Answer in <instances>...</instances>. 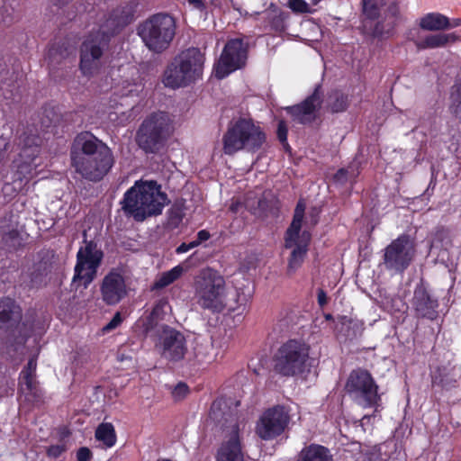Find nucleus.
Masks as SVG:
<instances>
[{
	"label": "nucleus",
	"mask_w": 461,
	"mask_h": 461,
	"mask_svg": "<svg viewBox=\"0 0 461 461\" xmlns=\"http://www.w3.org/2000/svg\"><path fill=\"white\" fill-rule=\"evenodd\" d=\"M10 146L9 138L4 137L3 135L0 137V163L5 160L6 158L7 150Z\"/></svg>",
	"instance_id": "nucleus-49"
},
{
	"label": "nucleus",
	"mask_w": 461,
	"mask_h": 461,
	"mask_svg": "<svg viewBox=\"0 0 461 461\" xmlns=\"http://www.w3.org/2000/svg\"><path fill=\"white\" fill-rule=\"evenodd\" d=\"M322 103L321 85H316L313 92L298 104L286 107V112L293 120L301 124L312 123L316 116L315 113L321 108Z\"/></svg>",
	"instance_id": "nucleus-18"
},
{
	"label": "nucleus",
	"mask_w": 461,
	"mask_h": 461,
	"mask_svg": "<svg viewBox=\"0 0 461 461\" xmlns=\"http://www.w3.org/2000/svg\"><path fill=\"white\" fill-rule=\"evenodd\" d=\"M321 0H311V2L313 4V5H317L321 2Z\"/></svg>",
	"instance_id": "nucleus-63"
},
{
	"label": "nucleus",
	"mask_w": 461,
	"mask_h": 461,
	"mask_svg": "<svg viewBox=\"0 0 461 461\" xmlns=\"http://www.w3.org/2000/svg\"><path fill=\"white\" fill-rule=\"evenodd\" d=\"M137 8L138 3L131 0L123 5L113 9L100 28L111 33L112 37L116 35L133 21Z\"/></svg>",
	"instance_id": "nucleus-20"
},
{
	"label": "nucleus",
	"mask_w": 461,
	"mask_h": 461,
	"mask_svg": "<svg viewBox=\"0 0 461 461\" xmlns=\"http://www.w3.org/2000/svg\"><path fill=\"white\" fill-rule=\"evenodd\" d=\"M288 126L285 121L280 120L277 124L276 137L285 150L291 149L287 141Z\"/></svg>",
	"instance_id": "nucleus-40"
},
{
	"label": "nucleus",
	"mask_w": 461,
	"mask_h": 461,
	"mask_svg": "<svg viewBox=\"0 0 461 461\" xmlns=\"http://www.w3.org/2000/svg\"><path fill=\"white\" fill-rule=\"evenodd\" d=\"M431 383L433 386H438L447 391L458 387L455 367L438 366L431 375Z\"/></svg>",
	"instance_id": "nucleus-26"
},
{
	"label": "nucleus",
	"mask_w": 461,
	"mask_h": 461,
	"mask_svg": "<svg viewBox=\"0 0 461 461\" xmlns=\"http://www.w3.org/2000/svg\"><path fill=\"white\" fill-rule=\"evenodd\" d=\"M103 258L104 252L97 248V244L94 240L86 241V245L80 247L77 253L72 285L77 288L81 285L87 288L95 279Z\"/></svg>",
	"instance_id": "nucleus-12"
},
{
	"label": "nucleus",
	"mask_w": 461,
	"mask_h": 461,
	"mask_svg": "<svg viewBox=\"0 0 461 461\" xmlns=\"http://www.w3.org/2000/svg\"><path fill=\"white\" fill-rule=\"evenodd\" d=\"M196 303L212 313H221L224 310L235 311L246 304L250 295H240L238 290L230 292L224 277L216 270L202 269L194 282Z\"/></svg>",
	"instance_id": "nucleus-2"
},
{
	"label": "nucleus",
	"mask_w": 461,
	"mask_h": 461,
	"mask_svg": "<svg viewBox=\"0 0 461 461\" xmlns=\"http://www.w3.org/2000/svg\"><path fill=\"white\" fill-rule=\"evenodd\" d=\"M375 21V23L368 32L369 35L377 39L393 35L396 27V23L394 21H388L385 18L384 20L377 19Z\"/></svg>",
	"instance_id": "nucleus-33"
},
{
	"label": "nucleus",
	"mask_w": 461,
	"mask_h": 461,
	"mask_svg": "<svg viewBox=\"0 0 461 461\" xmlns=\"http://www.w3.org/2000/svg\"><path fill=\"white\" fill-rule=\"evenodd\" d=\"M379 386L371 373L364 368L353 369L346 381L345 391L351 400L363 408H375L372 415H365L363 420L375 417L381 405Z\"/></svg>",
	"instance_id": "nucleus-11"
},
{
	"label": "nucleus",
	"mask_w": 461,
	"mask_h": 461,
	"mask_svg": "<svg viewBox=\"0 0 461 461\" xmlns=\"http://www.w3.org/2000/svg\"><path fill=\"white\" fill-rule=\"evenodd\" d=\"M449 111L456 118L461 120V78H457L450 89Z\"/></svg>",
	"instance_id": "nucleus-35"
},
{
	"label": "nucleus",
	"mask_w": 461,
	"mask_h": 461,
	"mask_svg": "<svg viewBox=\"0 0 461 461\" xmlns=\"http://www.w3.org/2000/svg\"><path fill=\"white\" fill-rule=\"evenodd\" d=\"M324 319L326 321H333L334 320V318H333L331 313H324Z\"/></svg>",
	"instance_id": "nucleus-61"
},
{
	"label": "nucleus",
	"mask_w": 461,
	"mask_h": 461,
	"mask_svg": "<svg viewBox=\"0 0 461 461\" xmlns=\"http://www.w3.org/2000/svg\"><path fill=\"white\" fill-rule=\"evenodd\" d=\"M102 300L107 305L118 304L128 294L125 278L119 268H112L100 285Z\"/></svg>",
	"instance_id": "nucleus-17"
},
{
	"label": "nucleus",
	"mask_w": 461,
	"mask_h": 461,
	"mask_svg": "<svg viewBox=\"0 0 461 461\" xmlns=\"http://www.w3.org/2000/svg\"><path fill=\"white\" fill-rule=\"evenodd\" d=\"M358 172L355 173L353 166H348L347 168L341 167L339 168L333 176V181L336 184L345 185L349 177H353L354 179L357 176Z\"/></svg>",
	"instance_id": "nucleus-39"
},
{
	"label": "nucleus",
	"mask_w": 461,
	"mask_h": 461,
	"mask_svg": "<svg viewBox=\"0 0 461 461\" xmlns=\"http://www.w3.org/2000/svg\"><path fill=\"white\" fill-rule=\"evenodd\" d=\"M170 134L171 122L168 114L154 112L139 126L135 142L145 154H158L166 147Z\"/></svg>",
	"instance_id": "nucleus-9"
},
{
	"label": "nucleus",
	"mask_w": 461,
	"mask_h": 461,
	"mask_svg": "<svg viewBox=\"0 0 461 461\" xmlns=\"http://www.w3.org/2000/svg\"><path fill=\"white\" fill-rule=\"evenodd\" d=\"M158 342L156 348L161 357L170 362H178L184 359L186 352V339L184 334L176 329L162 325L158 330Z\"/></svg>",
	"instance_id": "nucleus-16"
},
{
	"label": "nucleus",
	"mask_w": 461,
	"mask_h": 461,
	"mask_svg": "<svg viewBox=\"0 0 461 461\" xmlns=\"http://www.w3.org/2000/svg\"><path fill=\"white\" fill-rule=\"evenodd\" d=\"M249 44L242 38L227 41L219 59L214 64V74L218 79L227 77L232 72L246 66Z\"/></svg>",
	"instance_id": "nucleus-14"
},
{
	"label": "nucleus",
	"mask_w": 461,
	"mask_h": 461,
	"mask_svg": "<svg viewBox=\"0 0 461 461\" xmlns=\"http://www.w3.org/2000/svg\"><path fill=\"white\" fill-rule=\"evenodd\" d=\"M41 121L42 126L48 128L51 125H55L59 122V115L55 113L53 108H44Z\"/></svg>",
	"instance_id": "nucleus-44"
},
{
	"label": "nucleus",
	"mask_w": 461,
	"mask_h": 461,
	"mask_svg": "<svg viewBox=\"0 0 461 461\" xmlns=\"http://www.w3.org/2000/svg\"><path fill=\"white\" fill-rule=\"evenodd\" d=\"M67 447L64 444L61 445H50L46 448V455L50 458L57 459L59 458L64 452H66Z\"/></svg>",
	"instance_id": "nucleus-46"
},
{
	"label": "nucleus",
	"mask_w": 461,
	"mask_h": 461,
	"mask_svg": "<svg viewBox=\"0 0 461 461\" xmlns=\"http://www.w3.org/2000/svg\"><path fill=\"white\" fill-rule=\"evenodd\" d=\"M36 369H37V357L33 356L29 358L26 366H23L22 371H27V373L36 374Z\"/></svg>",
	"instance_id": "nucleus-50"
},
{
	"label": "nucleus",
	"mask_w": 461,
	"mask_h": 461,
	"mask_svg": "<svg viewBox=\"0 0 461 461\" xmlns=\"http://www.w3.org/2000/svg\"><path fill=\"white\" fill-rule=\"evenodd\" d=\"M287 14L282 11L278 14H274L272 16H268V23L273 31L276 32H283L286 29L285 20L287 18Z\"/></svg>",
	"instance_id": "nucleus-38"
},
{
	"label": "nucleus",
	"mask_w": 461,
	"mask_h": 461,
	"mask_svg": "<svg viewBox=\"0 0 461 461\" xmlns=\"http://www.w3.org/2000/svg\"><path fill=\"white\" fill-rule=\"evenodd\" d=\"M246 128L243 150L255 153L261 149L266 143L267 134L263 128L251 118L247 119Z\"/></svg>",
	"instance_id": "nucleus-25"
},
{
	"label": "nucleus",
	"mask_w": 461,
	"mask_h": 461,
	"mask_svg": "<svg viewBox=\"0 0 461 461\" xmlns=\"http://www.w3.org/2000/svg\"><path fill=\"white\" fill-rule=\"evenodd\" d=\"M312 235L308 230L302 231L301 240L295 241L288 258L287 274H294L303 265L309 251Z\"/></svg>",
	"instance_id": "nucleus-24"
},
{
	"label": "nucleus",
	"mask_w": 461,
	"mask_h": 461,
	"mask_svg": "<svg viewBox=\"0 0 461 461\" xmlns=\"http://www.w3.org/2000/svg\"><path fill=\"white\" fill-rule=\"evenodd\" d=\"M24 244V238L11 221L0 220V249L12 253L23 249Z\"/></svg>",
	"instance_id": "nucleus-23"
},
{
	"label": "nucleus",
	"mask_w": 461,
	"mask_h": 461,
	"mask_svg": "<svg viewBox=\"0 0 461 461\" xmlns=\"http://www.w3.org/2000/svg\"><path fill=\"white\" fill-rule=\"evenodd\" d=\"M291 420L290 411L277 404L263 411L255 427V432L262 440H273L281 436Z\"/></svg>",
	"instance_id": "nucleus-15"
},
{
	"label": "nucleus",
	"mask_w": 461,
	"mask_h": 461,
	"mask_svg": "<svg viewBox=\"0 0 461 461\" xmlns=\"http://www.w3.org/2000/svg\"><path fill=\"white\" fill-rule=\"evenodd\" d=\"M457 36L455 33H438L425 37L422 41H416L419 50L436 49L445 47L449 42H455Z\"/></svg>",
	"instance_id": "nucleus-30"
},
{
	"label": "nucleus",
	"mask_w": 461,
	"mask_h": 461,
	"mask_svg": "<svg viewBox=\"0 0 461 461\" xmlns=\"http://www.w3.org/2000/svg\"><path fill=\"white\" fill-rule=\"evenodd\" d=\"M317 302L321 308H323L328 303L327 294L322 288H319L317 291Z\"/></svg>",
	"instance_id": "nucleus-53"
},
{
	"label": "nucleus",
	"mask_w": 461,
	"mask_h": 461,
	"mask_svg": "<svg viewBox=\"0 0 461 461\" xmlns=\"http://www.w3.org/2000/svg\"><path fill=\"white\" fill-rule=\"evenodd\" d=\"M187 2L197 9H203L204 7L203 0H187Z\"/></svg>",
	"instance_id": "nucleus-56"
},
{
	"label": "nucleus",
	"mask_w": 461,
	"mask_h": 461,
	"mask_svg": "<svg viewBox=\"0 0 461 461\" xmlns=\"http://www.w3.org/2000/svg\"><path fill=\"white\" fill-rule=\"evenodd\" d=\"M310 345L301 339H289L272 356L273 371L282 377H294L308 369Z\"/></svg>",
	"instance_id": "nucleus-7"
},
{
	"label": "nucleus",
	"mask_w": 461,
	"mask_h": 461,
	"mask_svg": "<svg viewBox=\"0 0 461 461\" xmlns=\"http://www.w3.org/2000/svg\"><path fill=\"white\" fill-rule=\"evenodd\" d=\"M459 25H461V19H455L453 21V23H450V27L449 28L457 27Z\"/></svg>",
	"instance_id": "nucleus-59"
},
{
	"label": "nucleus",
	"mask_w": 461,
	"mask_h": 461,
	"mask_svg": "<svg viewBox=\"0 0 461 461\" xmlns=\"http://www.w3.org/2000/svg\"><path fill=\"white\" fill-rule=\"evenodd\" d=\"M111 33L99 28L85 36L79 46V70L87 77L98 75L104 67V55L109 50Z\"/></svg>",
	"instance_id": "nucleus-10"
},
{
	"label": "nucleus",
	"mask_w": 461,
	"mask_h": 461,
	"mask_svg": "<svg viewBox=\"0 0 461 461\" xmlns=\"http://www.w3.org/2000/svg\"><path fill=\"white\" fill-rule=\"evenodd\" d=\"M23 319V309L10 296H0V330L16 328Z\"/></svg>",
	"instance_id": "nucleus-22"
},
{
	"label": "nucleus",
	"mask_w": 461,
	"mask_h": 461,
	"mask_svg": "<svg viewBox=\"0 0 461 461\" xmlns=\"http://www.w3.org/2000/svg\"><path fill=\"white\" fill-rule=\"evenodd\" d=\"M19 390H26L28 399L33 403L42 402L43 393L39 387V382L36 380V374L21 371L19 375Z\"/></svg>",
	"instance_id": "nucleus-28"
},
{
	"label": "nucleus",
	"mask_w": 461,
	"mask_h": 461,
	"mask_svg": "<svg viewBox=\"0 0 461 461\" xmlns=\"http://www.w3.org/2000/svg\"><path fill=\"white\" fill-rule=\"evenodd\" d=\"M363 14L367 20L375 21L380 17V8L375 2L362 5Z\"/></svg>",
	"instance_id": "nucleus-41"
},
{
	"label": "nucleus",
	"mask_w": 461,
	"mask_h": 461,
	"mask_svg": "<svg viewBox=\"0 0 461 461\" xmlns=\"http://www.w3.org/2000/svg\"><path fill=\"white\" fill-rule=\"evenodd\" d=\"M69 0H57L55 5L62 7L68 3Z\"/></svg>",
	"instance_id": "nucleus-58"
},
{
	"label": "nucleus",
	"mask_w": 461,
	"mask_h": 461,
	"mask_svg": "<svg viewBox=\"0 0 461 461\" xmlns=\"http://www.w3.org/2000/svg\"><path fill=\"white\" fill-rule=\"evenodd\" d=\"M183 272V267L177 265L170 270L162 273L161 276L154 283V288L161 289L171 285L182 276Z\"/></svg>",
	"instance_id": "nucleus-36"
},
{
	"label": "nucleus",
	"mask_w": 461,
	"mask_h": 461,
	"mask_svg": "<svg viewBox=\"0 0 461 461\" xmlns=\"http://www.w3.org/2000/svg\"><path fill=\"white\" fill-rule=\"evenodd\" d=\"M122 322L121 312H117L112 320L104 327V331H110L117 328Z\"/></svg>",
	"instance_id": "nucleus-47"
},
{
	"label": "nucleus",
	"mask_w": 461,
	"mask_h": 461,
	"mask_svg": "<svg viewBox=\"0 0 461 461\" xmlns=\"http://www.w3.org/2000/svg\"><path fill=\"white\" fill-rule=\"evenodd\" d=\"M362 461H383L380 454L376 452H368L365 454Z\"/></svg>",
	"instance_id": "nucleus-55"
},
{
	"label": "nucleus",
	"mask_w": 461,
	"mask_h": 461,
	"mask_svg": "<svg viewBox=\"0 0 461 461\" xmlns=\"http://www.w3.org/2000/svg\"><path fill=\"white\" fill-rule=\"evenodd\" d=\"M247 119L240 117L231 122L222 136V149L226 155L232 156L244 149V133L247 130Z\"/></svg>",
	"instance_id": "nucleus-21"
},
{
	"label": "nucleus",
	"mask_w": 461,
	"mask_h": 461,
	"mask_svg": "<svg viewBox=\"0 0 461 461\" xmlns=\"http://www.w3.org/2000/svg\"><path fill=\"white\" fill-rule=\"evenodd\" d=\"M420 27L426 31H441L450 27L449 19L439 13H429L420 22Z\"/></svg>",
	"instance_id": "nucleus-31"
},
{
	"label": "nucleus",
	"mask_w": 461,
	"mask_h": 461,
	"mask_svg": "<svg viewBox=\"0 0 461 461\" xmlns=\"http://www.w3.org/2000/svg\"><path fill=\"white\" fill-rule=\"evenodd\" d=\"M211 234L206 230H201L197 232L196 240H194L196 247H198L202 242L206 241L210 239Z\"/></svg>",
	"instance_id": "nucleus-51"
},
{
	"label": "nucleus",
	"mask_w": 461,
	"mask_h": 461,
	"mask_svg": "<svg viewBox=\"0 0 461 461\" xmlns=\"http://www.w3.org/2000/svg\"><path fill=\"white\" fill-rule=\"evenodd\" d=\"M96 440L102 442L106 447H112L117 440L116 432L112 423L103 422L95 429Z\"/></svg>",
	"instance_id": "nucleus-32"
},
{
	"label": "nucleus",
	"mask_w": 461,
	"mask_h": 461,
	"mask_svg": "<svg viewBox=\"0 0 461 461\" xmlns=\"http://www.w3.org/2000/svg\"><path fill=\"white\" fill-rule=\"evenodd\" d=\"M189 387L185 383L179 382L173 389L172 395L175 400L180 401L185 398L189 393Z\"/></svg>",
	"instance_id": "nucleus-45"
},
{
	"label": "nucleus",
	"mask_w": 461,
	"mask_h": 461,
	"mask_svg": "<svg viewBox=\"0 0 461 461\" xmlns=\"http://www.w3.org/2000/svg\"><path fill=\"white\" fill-rule=\"evenodd\" d=\"M348 94L339 89H333L327 95V110L332 113H344L349 107Z\"/></svg>",
	"instance_id": "nucleus-29"
},
{
	"label": "nucleus",
	"mask_w": 461,
	"mask_h": 461,
	"mask_svg": "<svg viewBox=\"0 0 461 461\" xmlns=\"http://www.w3.org/2000/svg\"><path fill=\"white\" fill-rule=\"evenodd\" d=\"M205 57L198 48H188L178 54L167 66L163 82L176 89L186 86L203 76Z\"/></svg>",
	"instance_id": "nucleus-6"
},
{
	"label": "nucleus",
	"mask_w": 461,
	"mask_h": 461,
	"mask_svg": "<svg viewBox=\"0 0 461 461\" xmlns=\"http://www.w3.org/2000/svg\"><path fill=\"white\" fill-rule=\"evenodd\" d=\"M176 32L175 18L167 13L150 15L137 28L138 35L149 50L160 54L167 50Z\"/></svg>",
	"instance_id": "nucleus-8"
},
{
	"label": "nucleus",
	"mask_w": 461,
	"mask_h": 461,
	"mask_svg": "<svg viewBox=\"0 0 461 461\" xmlns=\"http://www.w3.org/2000/svg\"><path fill=\"white\" fill-rule=\"evenodd\" d=\"M167 196L161 191V185L155 180L136 182L123 195L122 210L136 221L161 214Z\"/></svg>",
	"instance_id": "nucleus-4"
},
{
	"label": "nucleus",
	"mask_w": 461,
	"mask_h": 461,
	"mask_svg": "<svg viewBox=\"0 0 461 461\" xmlns=\"http://www.w3.org/2000/svg\"><path fill=\"white\" fill-rule=\"evenodd\" d=\"M415 254L414 240L402 233L384 248L383 264L387 271L401 275L411 266Z\"/></svg>",
	"instance_id": "nucleus-13"
},
{
	"label": "nucleus",
	"mask_w": 461,
	"mask_h": 461,
	"mask_svg": "<svg viewBox=\"0 0 461 461\" xmlns=\"http://www.w3.org/2000/svg\"><path fill=\"white\" fill-rule=\"evenodd\" d=\"M210 418L221 426L223 433L217 461H244L242 429L245 422L237 409L228 406L222 398L216 399L211 405Z\"/></svg>",
	"instance_id": "nucleus-3"
},
{
	"label": "nucleus",
	"mask_w": 461,
	"mask_h": 461,
	"mask_svg": "<svg viewBox=\"0 0 461 461\" xmlns=\"http://www.w3.org/2000/svg\"><path fill=\"white\" fill-rule=\"evenodd\" d=\"M21 151L12 162V182L6 183L4 191L11 188L12 192H21L29 182L39 174L41 166L39 158L42 140L38 133L24 131L20 137Z\"/></svg>",
	"instance_id": "nucleus-5"
},
{
	"label": "nucleus",
	"mask_w": 461,
	"mask_h": 461,
	"mask_svg": "<svg viewBox=\"0 0 461 461\" xmlns=\"http://www.w3.org/2000/svg\"><path fill=\"white\" fill-rule=\"evenodd\" d=\"M385 19L388 21H394L397 23V20L400 17V6L397 1H391L384 12Z\"/></svg>",
	"instance_id": "nucleus-43"
},
{
	"label": "nucleus",
	"mask_w": 461,
	"mask_h": 461,
	"mask_svg": "<svg viewBox=\"0 0 461 461\" xmlns=\"http://www.w3.org/2000/svg\"><path fill=\"white\" fill-rule=\"evenodd\" d=\"M412 307L418 319L435 321L438 317V300L423 284L416 285L414 289Z\"/></svg>",
	"instance_id": "nucleus-19"
},
{
	"label": "nucleus",
	"mask_w": 461,
	"mask_h": 461,
	"mask_svg": "<svg viewBox=\"0 0 461 461\" xmlns=\"http://www.w3.org/2000/svg\"><path fill=\"white\" fill-rule=\"evenodd\" d=\"M303 218L301 217H293L292 222L285 234V248L291 249L295 241L301 240V229L303 224Z\"/></svg>",
	"instance_id": "nucleus-34"
},
{
	"label": "nucleus",
	"mask_w": 461,
	"mask_h": 461,
	"mask_svg": "<svg viewBox=\"0 0 461 461\" xmlns=\"http://www.w3.org/2000/svg\"><path fill=\"white\" fill-rule=\"evenodd\" d=\"M304 212H305V203L302 200H299L295 206L294 216L303 218Z\"/></svg>",
	"instance_id": "nucleus-54"
},
{
	"label": "nucleus",
	"mask_w": 461,
	"mask_h": 461,
	"mask_svg": "<svg viewBox=\"0 0 461 461\" xmlns=\"http://www.w3.org/2000/svg\"><path fill=\"white\" fill-rule=\"evenodd\" d=\"M238 207H239V203H231V205L230 206V210L233 212H238Z\"/></svg>",
	"instance_id": "nucleus-60"
},
{
	"label": "nucleus",
	"mask_w": 461,
	"mask_h": 461,
	"mask_svg": "<svg viewBox=\"0 0 461 461\" xmlns=\"http://www.w3.org/2000/svg\"><path fill=\"white\" fill-rule=\"evenodd\" d=\"M93 457L92 451L86 447H81L77 451V461H90Z\"/></svg>",
	"instance_id": "nucleus-48"
},
{
	"label": "nucleus",
	"mask_w": 461,
	"mask_h": 461,
	"mask_svg": "<svg viewBox=\"0 0 461 461\" xmlns=\"http://www.w3.org/2000/svg\"><path fill=\"white\" fill-rule=\"evenodd\" d=\"M288 6L296 14H312L313 10L304 0H289Z\"/></svg>",
	"instance_id": "nucleus-42"
},
{
	"label": "nucleus",
	"mask_w": 461,
	"mask_h": 461,
	"mask_svg": "<svg viewBox=\"0 0 461 461\" xmlns=\"http://www.w3.org/2000/svg\"><path fill=\"white\" fill-rule=\"evenodd\" d=\"M373 2H375V0H362L361 3H362V5H366V4H368V3H373Z\"/></svg>",
	"instance_id": "nucleus-62"
},
{
	"label": "nucleus",
	"mask_w": 461,
	"mask_h": 461,
	"mask_svg": "<svg viewBox=\"0 0 461 461\" xmlns=\"http://www.w3.org/2000/svg\"><path fill=\"white\" fill-rule=\"evenodd\" d=\"M194 248H196V244H194V240L189 243L183 242L176 249V253L183 254Z\"/></svg>",
	"instance_id": "nucleus-52"
},
{
	"label": "nucleus",
	"mask_w": 461,
	"mask_h": 461,
	"mask_svg": "<svg viewBox=\"0 0 461 461\" xmlns=\"http://www.w3.org/2000/svg\"><path fill=\"white\" fill-rule=\"evenodd\" d=\"M71 166L83 178L101 181L114 164L112 149L89 131L78 133L70 149Z\"/></svg>",
	"instance_id": "nucleus-1"
},
{
	"label": "nucleus",
	"mask_w": 461,
	"mask_h": 461,
	"mask_svg": "<svg viewBox=\"0 0 461 461\" xmlns=\"http://www.w3.org/2000/svg\"><path fill=\"white\" fill-rule=\"evenodd\" d=\"M295 461H334L330 448L323 445L312 443L298 453Z\"/></svg>",
	"instance_id": "nucleus-27"
},
{
	"label": "nucleus",
	"mask_w": 461,
	"mask_h": 461,
	"mask_svg": "<svg viewBox=\"0 0 461 461\" xmlns=\"http://www.w3.org/2000/svg\"><path fill=\"white\" fill-rule=\"evenodd\" d=\"M194 356H195V358L197 359V361H199V362L205 361V357H201V353H200L198 347L195 348V349H194Z\"/></svg>",
	"instance_id": "nucleus-57"
},
{
	"label": "nucleus",
	"mask_w": 461,
	"mask_h": 461,
	"mask_svg": "<svg viewBox=\"0 0 461 461\" xmlns=\"http://www.w3.org/2000/svg\"><path fill=\"white\" fill-rule=\"evenodd\" d=\"M168 304V302L166 298L158 299L155 304L154 307L149 314V316L147 319V322L144 325V330L146 334H149L151 330L153 329V320L155 318H158L161 312H163L164 308Z\"/></svg>",
	"instance_id": "nucleus-37"
}]
</instances>
